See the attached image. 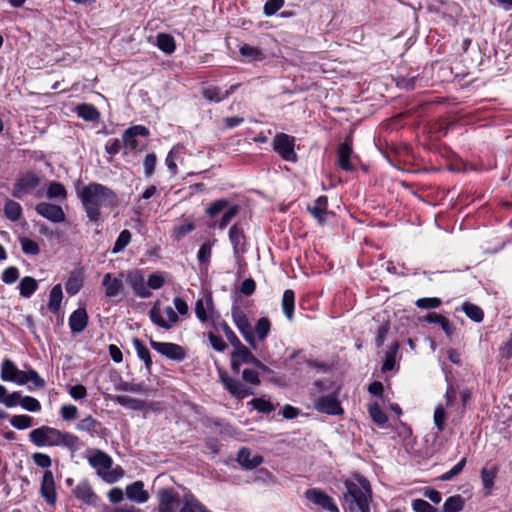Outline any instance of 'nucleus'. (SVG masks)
<instances>
[{"label": "nucleus", "instance_id": "13", "mask_svg": "<svg viewBox=\"0 0 512 512\" xmlns=\"http://www.w3.org/2000/svg\"><path fill=\"white\" fill-rule=\"evenodd\" d=\"M232 320L240 331L245 341L254 347V332L247 315L238 307H233L231 311Z\"/></svg>", "mask_w": 512, "mask_h": 512}, {"label": "nucleus", "instance_id": "30", "mask_svg": "<svg viewBox=\"0 0 512 512\" xmlns=\"http://www.w3.org/2000/svg\"><path fill=\"white\" fill-rule=\"evenodd\" d=\"M328 198L327 196H319L313 203V205L308 206V211L311 215L320 223L323 224L326 220V216L328 215Z\"/></svg>", "mask_w": 512, "mask_h": 512}, {"label": "nucleus", "instance_id": "51", "mask_svg": "<svg viewBox=\"0 0 512 512\" xmlns=\"http://www.w3.org/2000/svg\"><path fill=\"white\" fill-rule=\"evenodd\" d=\"M46 195L49 199L65 200L67 197V190L62 183L52 181L48 185Z\"/></svg>", "mask_w": 512, "mask_h": 512}, {"label": "nucleus", "instance_id": "33", "mask_svg": "<svg viewBox=\"0 0 512 512\" xmlns=\"http://www.w3.org/2000/svg\"><path fill=\"white\" fill-rule=\"evenodd\" d=\"M102 285L105 287V295L110 298L117 296L123 289L122 280L113 277L111 273L104 275Z\"/></svg>", "mask_w": 512, "mask_h": 512}, {"label": "nucleus", "instance_id": "41", "mask_svg": "<svg viewBox=\"0 0 512 512\" xmlns=\"http://www.w3.org/2000/svg\"><path fill=\"white\" fill-rule=\"evenodd\" d=\"M38 289V282L30 276H25L20 280L19 293L24 298L31 297Z\"/></svg>", "mask_w": 512, "mask_h": 512}, {"label": "nucleus", "instance_id": "53", "mask_svg": "<svg viewBox=\"0 0 512 512\" xmlns=\"http://www.w3.org/2000/svg\"><path fill=\"white\" fill-rule=\"evenodd\" d=\"M271 329V322L267 317L260 318L254 329V338L257 337L259 341H263L269 334Z\"/></svg>", "mask_w": 512, "mask_h": 512}, {"label": "nucleus", "instance_id": "8", "mask_svg": "<svg viewBox=\"0 0 512 512\" xmlns=\"http://www.w3.org/2000/svg\"><path fill=\"white\" fill-rule=\"evenodd\" d=\"M150 134L147 127L144 125H134L130 128L126 129L122 134V142L123 146L127 150V152H136L139 151L140 143L138 141V137H148Z\"/></svg>", "mask_w": 512, "mask_h": 512}, {"label": "nucleus", "instance_id": "56", "mask_svg": "<svg viewBox=\"0 0 512 512\" xmlns=\"http://www.w3.org/2000/svg\"><path fill=\"white\" fill-rule=\"evenodd\" d=\"M229 201L226 199H218L214 202H212L205 210L206 214L210 218H215L218 216L221 212H225L226 209L229 207Z\"/></svg>", "mask_w": 512, "mask_h": 512}, {"label": "nucleus", "instance_id": "25", "mask_svg": "<svg viewBox=\"0 0 512 512\" xmlns=\"http://www.w3.org/2000/svg\"><path fill=\"white\" fill-rule=\"evenodd\" d=\"M126 496L130 501L138 504L149 500V493L144 489V483L140 480L126 486Z\"/></svg>", "mask_w": 512, "mask_h": 512}, {"label": "nucleus", "instance_id": "19", "mask_svg": "<svg viewBox=\"0 0 512 512\" xmlns=\"http://www.w3.org/2000/svg\"><path fill=\"white\" fill-rule=\"evenodd\" d=\"M37 214L46 218L53 223H61L65 221V213L61 206L49 202H40L36 205Z\"/></svg>", "mask_w": 512, "mask_h": 512}, {"label": "nucleus", "instance_id": "2", "mask_svg": "<svg viewBox=\"0 0 512 512\" xmlns=\"http://www.w3.org/2000/svg\"><path fill=\"white\" fill-rule=\"evenodd\" d=\"M29 440L37 447H63L72 452L80 447L75 434L46 425L31 430Z\"/></svg>", "mask_w": 512, "mask_h": 512}, {"label": "nucleus", "instance_id": "10", "mask_svg": "<svg viewBox=\"0 0 512 512\" xmlns=\"http://www.w3.org/2000/svg\"><path fill=\"white\" fill-rule=\"evenodd\" d=\"M158 512H176L182 498L173 488H161L157 492Z\"/></svg>", "mask_w": 512, "mask_h": 512}, {"label": "nucleus", "instance_id": "37", "mask_svg": "<svg viewBox=\"0 0 512 512\" xmlns=\"http://www.w3.org/2000/svg\"><path fill=\"white\" fill-rule=\"evenodd\" d=\"M424 320L428 323L439 325L448 337L452 336L454 333V327L449 319L441 314L430 312L424 317Z\"/></svg>", "mask_w": 512, "mask_h": 512}, {"label": "nucleus", "instance_id": "31", "mask_svg": "<svg viewBox=\"0 0 512 512\" xmlns=\"http://www.w3.org/2000/svg\"><path fill=\"white\" fill-rule=\"evenodd\" d=\"M89 464L98 470L107 472L112 468L113 460L112 458L105 452L101 450H97L92 456L88 458Z\"/></svg>", "mask_w": 512, "mask_h": 512}, {"label": "nucleus", "instance_id": "23", "mask_svg": "<svg viewBox=\"0 0 512 512\" xmlns=\"http://www.w3.org/2000/svg\"><path fill=\"white\" fill-rule=\"evenodd\" d=\"M89 317L83 307H79L71 313L68 319L70 330L74 334L83 332L88 325Z\"/></svg>", "mask_w": 512, "mask_h": 512}, {"label": "nucleus", "instance_id": "46", "mask_svg": "<svg viewBox=\"0 0 512 512\" xmlns=\"http://www.w3.org/2000/svg\"><path fill=\"white\" fill-rule=\"evenodd\" d=\"M464 506V498L459 494L453 495L445 500L442 506V512H461Z\"/></svg>", "mask_w": 512, "mask_h": 512}, {"label": "nucleus", "instance_id": "63", "mask_svg": "<svg viewBox=\"0 0 512 512\" xmlns=\"http://www.w3.org/2000/svg\"><path fill=\"white\" fill-rule=\"evenodd\" d=\"M157 163V156L154 152L146 155L143 161L144 175L146 178H150L154 172Z\"/></svg>", "mask_w": 512, "mask_h": 512}, {"label": "nucleus", "instance_id": "58", "mask_svg": "<svg viewBox=\"0 0 512 512\" xmlns=\"http://www.w3.org/2000/svg\"><path fill=\"white\" fill-rule=\"evenodd\" d=\"M117 391L133 392V393H147L149 388L143 383H130L121 381L115 386Z\"/></svg>", "mask_w": 512, "mask_h": 512}, {"label": "nucleus", "instance_id": "15", "mask_svg": "<svg viewBox=\"0 0 512 512\" xmlns=\"http://www.w3.org/2000/svg\"><path fill=\"white\" fill-rule=\"evenodd\" d=\"M315 409L327 415L338 416L344 413L340 401L334 395L320 396L314 400Z\"/></svg>", "mask_w": 512, "mask_h": 512}, {"label": "nucleus", "instance_id": "27", "mask_svg": "<svg viewBox=\"0 0 512 512\" xmlns=\"http://www.w3.org/2000/svg\"><path fill=\"white\" fill-rule=\"evenodd\" d=\"M237 461L243 468L250 470L258 467L263 462V457L252 455L248 448L242 447L237 453Z\"/></svg>", "mask_w": 512, "mask_h": 512}, {"label": "nucleus", "instance_id": "28", "mask_svg": "<svg viewBox=\"0 0 512 512\" xmlns=\"http://www.w3.org/2000/svg\"><path fill=\"white\" fill-rule=\"evenodd\" d=\"M179 512H212L202 504L193 493L187 491L182 496V507Z\"/></svg>", "mask_w": 512, "mask_h": 512}, {"label": "nucleus", "instance_id": "52", "mask_svg": "<svg viewBox=\"0 0 512 512\" xmlns=\"http://www.w3.org/2000/svg\"><path fill=\"white\" fill-rule=\"evenodd\" d=\"M497 472V467H492L491 469L483 468L480 472L481 481L484 489L487 491V494L490 493L491 489L494 486V481L497 476Z\"/></svg>", "mask_w": 512, "mask_h": 512}, {"label": "nucleus", "instance_id": "44", "mask_svg": "<svg viewBox=\"0 0 512 512\" xmlns=\"http://www.w3.org/2000/svg\"><path fill=\"white\" fill-rule=\"evenodd\" d=\"M399 343L393 342L385 353V358L381 367L382 372L391 371L395 367L396 355L398 353Z\"/></svg>", "mask_w": 512, "mask_h": 512}, {"label": "nucleus", "instance_id": "48", "mask_svg": "<svg viewBox=\"0 0 512 512\" xmlns=\"http://www.w3.org/2000/svg\"><path fill=\"white\" fill-rule=\"evenodd\" d=\"M4 214L10 221L16 222L22 216V207L18 202L8 199L4 204Z\"/></svg>", "mask_w": 512, "mask_h": 512}, {"label": "nucleus", "instance_id": "38", "mask_svg": "<svg viewBox=\"0 0 512 512\" xmlns=\"http://www.w3.org/2000/svg\"><path fill=\"white\" fill-rule=\"evenodd\" d=\"M195 229V224L191 219L182 218L178 224L174 225L172 229V237L176 241H180L187 234Z\"/></svg>", "mask_w": 512, "mask_h": 512}, {"label": "nucleus", "instance_id": "55", "mask_svg": "<svg viewBox=\"0 0 512 512\" xmlns=\"http://www.w3.org/2000/svg\"><path fill=\"white\" fill-rule=\"evenodd\" d=\"M248 405L252 406L253 409L263 414H270L275 410L274 405L269 400H266L262 397L253 398L248 402Z\"/></svg>", "mask_w": 512, "mask_h": 512}, {"label": "nucleus", "instance_id": "54", "mask_svg": "<svg viewBox=\"0 0 512 512\" xmlns=\"http://www.w3.org/2000/svg\"><path fill=\"white\" fill-rule=\"evenodd\" d=\"M131 238H132V234L129 230H127V229L122 230L119 233V235L114 243V246L112 248V253L117 254V253L122 252L131 242Z\"/></svg>", "mask_w": 512, "mask_h": 512}, {"label": "nucleus", "instance_id": "49", "mask_svg": "<svg viewBox=\"0 0 512 512\" xmlns=\"http://www.w3.org/2000/svg\"><path fill=\"white\" fill-rule=\"evenodd\" d=\"M83 286V278L80 273L73 272L66 281L65 289L69 296L76 295Z\"/></svg>", "mask_w": 512, "mask_h": 512}, {"label": "nucleus", "instance_id": "32", "mask_svg": "<svg viewBox=\"0 0 512 512\" xmlns=\"http://www.w3.org/2000/svg\"><path fill=\"white\" fill-rule=\"evenodd\" d=\"M229 240L233 246V250L235 253L244 252L246 237L243 229L238 225L234 224L229 229Z\"/></svg>", "mask_w": 512, "mask_h": 512}, {"label": "nucleus", "instance_id": "57", "mask_svg": "<svg viewBox=\"0 0 512 512\" xmlns=\"http://www.w3.org/2000/svg\"><path fill=\"white\" fill-rule=\"evenodd\" d=\"M19 242L24 254L29 256H36L40 253V248L36 241L28 237L21 236L19 237Z\"/></svg>", "mask_w": 512, "mask_h": 512}, {"label": "nucleus", "instance_id": "42", "mask_svg": "<svg viewBox=\"0 0 512 512\" xmlns=\"http://www.w3.org/2000/svg\"><path fill=\"white\" fill-rule=\"evenodd\" d=\"M239 53L248 61H262L265 58L264 53L259 48L246 43L240 46Z\"/></svg>", "mask_w": 512, "mask_h": 512}, {"label": "nucleus", "instance_id": "6", "mask_svg": "<svg viewBox=\"0 0 512 512\" xmlns=\"http://www.w3.org/2000/svg\"><path fill=\"white\" fill-rule=\"evenodd\" d=\"M272 148L283 160L296 162L295 138L285 133H277L272 141Z\"/></svg>", "mask_w": 512, "mask_h": 512}, {"label": "nucleus", "instance_id": "62", "mask_svg": "<svg viewBox=\"0 0 512 512\" xmlns=\"http://www.w3.org/2000/svg\"><path fill=\"white\" fill-rule=\"evenodd\" d=\"M467 459L463 457L456 465H454L449 471L443 473L439 479L441 481H451L458 476L464 469Z\"/></svg>", "mask_w": 512, "mask_h": 512}, {"label": "nucleus", "instance_id": "5", "mask_svg": "<svg viewBox=\"0 0 512 512\" xmlns=\"http://www.w3.org/2000/svg\"><path fill=\"white\" fill-rule=\"evenodd\" d=\"M149 318L153 324L164 330H171L179 322V316L174 307L166 306L162 312L158 302L150 309Z\"/></svg>", "mask_w": 512, "mask_h": 512}, {"label": "nucleus", "instance_id": "59", "mask_svg": "<svg viewBox=\"0 0 512 512\" xmlns=\"http://www.w3.org/2000/svg\"><path fill=\"white\" fill-rule=\"evenodd\" d=\"M98 476L102 478L106 483L112 484L118 481L124 476V470L121 466H116L112 471H101L98 470Z\"/></svg>", "mask_w": 512, "mask_h": 512}, {"label": "nucleus", "instance_id": "29", "mask_svg": "<svg viewBox=\"0 0 512 512\" xmlns=\"http://www.w3.org/2000/svg\"><path fill=\"white\" fill-rule=\"evenodd\" d=\"M113 401L120 406L134 411H147L150 409V405L146 401L126 395H116L113 397Z\"/></svg>", "mask_w": 512, "mask_h": 512}, {"label": "nucleus", "instance_id": "24", "mask_svg": "<svg viewBox=\"0 0 512 512\" xmlns=\"http://www.w3.org/2000/svg\"><path fill=\"white\" fill-rule=\"evenodd\" d=\"M239 87V84H235L230 86L228 90L223 91L221 88L217 86H208L203 89L202 95L203 97L210 101L219 103L224 99H227L234 91Z\"/></svg>", "mask_w": 512, "mask_h": 512}, {"label": "nucleus", "instance_id": "36", "mask_svg": "<svg viewBox=\"0 0 512 512\" xmlns=\"http://www.w3.org/2000/svg\"><path fill=\"white\" fill-rule=\"evenodd\" d=\"M282 311L288 321H293L295 311V293L292 289H286L283 292L281 301Z\"/></svg>", "mask_w": 512, "mask_h": 512}, {"label": "nucleus", "instance_id": "47", "mask_svg": "<svg viewBox=\"0 0 512 512\" xmlns=\"http://www.w3.org/2000/svg\"><path fill=\"white\" fill-rule=\"evenodd\" d=\"M462 311L472 321L480 323L484 319V312L481 307L470 302H464L462 304Z\"/></svg>", "mask_w": 512, "mask_h": 512}, {"label": "nucleus", "instance_id": "1", "mask_svg": "<svg viewBox=\"0 0 512 512\" xmlns=\"http://www.w3.org/2000/svg\"><path fill=\"white\" fill-rule=\"evenodd\" d=\"M83 209L89 221L98 224L103 209H113L118 206V196L109 187L91 182L77 191Z\"/></svg>", "mask_w": 512, "mask_h": 512}, {"label": "nucleus", "instance_id": "16", "mask_svg": "<svg viewBox=\"0 0 512 512\" xmlns=\"http://www.w3.org/2000/svg\"><path fill=\"white\" fill-rule=\"evenodd\" d=\"M18 405L29 412H39L41 410V404L38 399L32 396H22L19 391H14L9 394L6 407L12 408Z\"/></svg>", "mask_w": 512, "mask_h": 512}, {"label": "nucleus", "instance_id": "34", "mask_svg": "<svg viewBox=\"0 0 512 512\" xmlns=\"http://www.w3.org/2000/svg\"><path fill=\"white\" fill-rule=\"evenodd\" d=\"M63 299V291L61 284H56L52 287L49 292L48 299V310L56 315H59L61 312V303Z\"/></svg>", "mask_w": 512, "mask_h": 512}, {"label": "nucleus", "instance_id": "61", "mask_svg": "<svg viewBox=\"0 0 512 512\" xmlns=\"http://www.w3.org/2000/svg\"><path fill=\"white\" fill-rule=\"evenodd\" d=\"M10 424L15 429L24 430L32 426L33 418L25 414L15 415L10 419Z\"/></svg>", "mask_w": 512, "mask_h": 512}, {"label": "nucleus", "instance_id": "40", "mask_svg": "<svg viewBox=\"0 0 512 512\" xmlns=\"http://www.w3.org/2000/svg\"><path fill=\"white\" fill-rule=\"evenodd\" d=\"M130 285L137 296L141 298H148L151 296V291L149 290L147 282H145L143 276L137 275L131 277Z\"/></svg>", "mask_w": 512, "mask_h": 512}, {"label": "nucleus", "instance_id": "35", "mask_svg": "<svg viewBox=\"0 0 512 512\" xmlns=\"http://www.w3.org/2000/svg\"><path fill=\"white\" fill-rule=\"evenodd\" d=\"M77 116L88 122H97L100 119V112L92 104H79L75 108Z\"/></svg>", "mask_w": 512, "mask_h": 512}, {"label": "nucleus", "instance_id": "39", "mask_svg": "<svg viewBox=\"0 0 512 512\" xmlns=\"http://www.w3.org/2000/svg\"><path fill=\"white\" fill-rule=\"evenodd\" d=\"M132 343L136 350L137 356L144 362L146 370L150 373L152 367V359L149 349L138 338H133Z\"/></svg>", "mask_w": 512, "mask_h": 512}, {"label": "nucleus", "instance_id": "60", "mask_svg": "<svg viewBox=\"0 0 512 512\" xmlns=\"http://www.w3.org/2000/svg\"><path fill=\"white\" fill-rule=\"evenodd\" d=\"M217 323V328L216 329H220L222 330V332L224 333V335L226 336L227 338V341L233 346L235 344H240V340L239 338L237 337V335L234 333V331L230 328V326L227 324L226 321L222 320L221 319V316L219 315V320L216 321Z\"/></svg>", "mask_w": 512, "mask_h": 512}, {"label": "nucleus", "instance_id": "20", "mask_svg": "<svg viewBox=\"0 0 512 512\" xmlns=\"http://www.w3.org/2000/svg\"><path fill=\"white\" fill-rule=\"evenodd\" d=\"M40 494L48 504L55 505L57 501L56 484L51 470H45L43 473Z\"/></svg>", "mask_w": 512, "mask_h": 512}, {"label": "nucleus", "instance_id": "9", "mask_svg": "<svg viewBox=\"0 0 512 512\" xmlns=\"http://www.w3.org/2000/svg\"><path fill=\"white\" fill-rule=\"evenodd\" d=\"M220 382L223 387L229 392V394L237 399H244L249 395L254 394L252 388L248 387L240 380L232 378L231 376L220 373L219 375Z\"/></svg>", "mask_w": 512, "mask_h": 512}, {"label": "nucleus", "instance_id": "18", "mask_svg": "<svg viewBox=\"0 0 512 512\" xmlns=\"http://www.w3.org/2000/svg\"><path fill=\"white\" fill-rule=\"evenodd\" d=\"M352 156V138L348 136L337 149V165L340 169L346 172H351L355 169V166L352 163Z\"/></svg>", "mask_w": 512, "mask_h": 512}, {"label": "nucleus", "instance_id": "22", "mask_svg": "<svg viewBox=\"0 0 512 512\" xmlns=\"http://www.w3.org/2000/svg\"><path fill=\"white\" fill-rule=\"evenodd\" d=\"M435 13L437 19L442 18L448 25L455 26L461 14V7L454 2L442 3V6L437 8Z\"/></svg>", "mask_w": 512, "mask_h": 512}, {"label": "nucleus", "instance_id": "21", "mask_svg": "<svg viewBox=\"0 0 512 512\" xmlns=\"http://www.w3.org/2000/svg\"><path fill=\"white\" fill-rule=\"evenodd\" d=\"M76 428L79 431H85L89 433L92 437H105L107 435V429L103 427V425L91 415H87L83 419H81Z\"/></svg>", "mask_w": 512, "mask_h": 512}, {"label": "nucleus", "instance_id": "3", "mask_svg": "<svg viewBox=\"0 0 512 512\" xmlns=\"http://www.w3.org/2000/svg\"><path fill=\"white\" fill-rule=\"evenodd\" d=\"M358 482L346 480V491L343 500L349 512H370L372 490L369 481L363 476L357 477Z\"/></svg>", "mask_w": 512, "mask_h": 512}, {"label": "nucleus", "instance_id": "26", "mask_svg": "<svg viewBox=\"0 0 512 512\" xmlns=\"http://www.w3.org/2000/svg\"><path fill=\"white\" fill-rule=\"evenodd\" d=\"M73 495L86 505L94 504L97 496L87 480L81 481L72 491Z\"/></svg>", "mask_w": 512, "mask_h": 512}, {"label": "nucleus", "instance_id": "45", "mask_svg": "<svg viewBox=\"0 0 512 512\" xmlns=\"http://www.w3.org/2000/svg\"><path fill=\"white\" fill-rule=\"evenodd\" d=\"M240 207L238 205H231L225 210L221 219L218 222L210 225L212 228H218L220 230L225 229L232 219L239 213Z\"/></svg>", "mask_w": 512, "mask_h": 512}, {"label": "nucleus", "instance_id": "12", "mask_svg": "<svg viewBox=\"0 0 512 512\" xmlns=\"http://www.w3.org/2000/svg\"><path fill=\"white\" fill-rule=\"evenodd\" d=\"M40 184L39 177L33 172H27L21 175L13 186L12 195L21 199L26 194L36 189Z\"/></svg>", "mask_w": 512, "mask_h": 512}, {"label": "nucleus", "instance_id": "7", "mask_svg": "<svg viewBox=\"0 0 512 512\" xmlns=\"http://www.w3.org/2000/svg\"><path fill=\"white\" fill-rule=\"evenodd\" d=\"M195 315L202 322L210 321L214 328H217L216 321L219 320V313L215 311L212 297L208 295L205 299H198L195 303Z\"/></svg>", "mask_w": 512, "mask_h": 512}, {"label": "nucleus", "instance_id": "64", "mask_svg": "<svg viewBox=\"0 0 512 512\" xmlns=\"http://www.w3.org/2000/svg\"><path fill=\"white\" fill-rule=\"evenodd\" d=\"M412 509L415 512H437L435 507L423 499H414L412 501Z\"/></svg>", "mask_w": 512, "mask_h": 512}, {"label": "nucleus", "instance_id": "50", "mask_svg": "<svg viewBox=\"0 0 512 512\" xmlns=\"http://www.w3.org/2000/svg\"><path fill=\"white\" fill-rule=\"evenodd\" d=\"M368 413L372 418L373 422L380 427H383L388 421L386 413L382 410L378 403L369 404Z\"/></svg>", "mask_w": 512, "mask_h": 512}, {"label": "nucleus", "instance_id": "43", "mask_svg": "<svg viewBox=\"0 0 512 512\" xmlns=\"http://www.w3.org/2000/svg\"><path fill=\"white\" fill-rule=\"evenodd\" d=\"M156 45L162 52L166 54H171L176 49L174 38L167 33H159L157 35Z\"/></svg>", "mask_w": 512, "mask_h": 512}, {"label": "nucleus", "instance_id": "4", "mask_svg": "<svg viewBox=\"0 0 512 512\" xmlns=\"http://www.w3.org/2000/svg\"><path fill=\"white\" fill-rule=\"evenodd\" d=\"M0 378L4 382H12L17 385H27L29 391L42 389L45 387V380L32 368L26 371L18 369L15 363L8 358L3 359L1 363Z\"/></svg>", "mask_w": 512, "mask_h": 512}, {"label": "nucleus", "instance_id": "17", "mask_svg": "<svg viewBox=\"0 0 512 512\" xmlns=\"http://www.w3.org/2000/svg\"><path fill=\"white\" fill-rule=\"evenodd\" d=\"M305 498L313 504L330 512H339L333 499L324 491L318 488H310L305 491Z\"/></svg>", "mask_w": 512, "mask_h": 512}, {"label": "nucleus", "instance_id": "11", "mask_svg": "<svg viewBox=\"0 0 512 512\" xmlns=\"http://www.w3.org/2000/svg\"><path fill=\"white\" fill-rule=\"evenodd\" d=\"M150 346L162 356L173 361L180 362L186 357L185 349L179 344L150 340Z\"/></svg>", "mask_w": 512, "mask_h": 512}, {"label": "nucleus", "instance_id": "14", "mask_svg": "<svg viewBox=\"0 0 512 512\" xmlns=\"http://www.w3.org/2000/svg\"><path fill=\"white\" fill-rule=\"evenodd\" d=\"M233 352L231 354V369L234 373L240 372V367L242 364H254L257 361V358L254 354L249 350L248 347L240 344L233 345Z\"/></svg>", "mask_w": 512, "mask_h": 512}]
</instances>
